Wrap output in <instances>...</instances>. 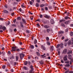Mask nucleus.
Listing matches in <instances>:
<instances>
[{"label": "nucleus", "mask_w": 73, "mask_h": 73, "mask_svg": "<svg viewBox=\"0 0 73 73\" xmlns=\"http://www.w3.org/2000/svg\"><path fill=\"white\" fill-rule=\"evenodd\" d=\"M14 32H16L17 31V29H14Z\"/></svg>", "instance_id": "obj_57"}, {"label": "nucleus", "mask_w": 73, "mask_h": 73, "mask_svg": "<svg viewBox=\"0 0 73 73\" xmlns=\"http://www.w3.org/2000/svg\"><path fill=\"white\" fill-rule=\"evenodd\" d=\"M68 31H69V29H67L66 30V32H68Z\"/></svg>", "instance_id": "obj_54"}, {"label": "nucleus", "mask_w": 73, "mask_h": 73, "mask_svg": "<svg viewBox=\"0 0 73 73\" xmlns=\"http://www.w3.org/2000/svg\"><path fill=\"white\" fill-rule=\"evenodd\" d=\"M44 6H45V5H44V4H42L40 5L41 7H44Z\"/></svg>", "instance_id": "obj_35"}, {"label": "nucleus", "mask_w": 73, "mask_h": 73, "mask_svg": "<svg viewBox=\"0 0 73 73\" xmlns=\"http://www.w3.org/2000/svg\"><path fill=\"white\" fill-rule=\"evenodd\" d=\"M64 45L65 46H67V44L66 42H65L64 43Z\"/></svg>", "instance_id": "obj_48"}, {"label": "nucleus", "mask_w": 73, "mask_h": 73, "mask_svg": "<svg viewBox=\"0 0 73 73\" xmlns=\"http://www.w3.org/2000/svg\"><path fill=\"white\" fill-rule=\"evenodd\" d=\"M36 21H39V22H40V21H40V19H38L36 20Z\"/></svg>", "instance_id": "obj_50"}, {"label": "nucleus", "mask_w": 73, "mask_h": 73, "mask_svg": "<svg viewBox=\"0 0 73 73\" xmlns=\"http://www.w3.org/2000/svg\"><path fill=\"white\" fill-rule=\"evenodd\" d=\"M70 26L71 27H73V24H72L70 25Z\"/></svg>", "instance_id": "obj_63"}, {"label": "nucleus", "mask_w": 73, "mask_h": 73, "mask_svg": "<svg viewBox=\"0 0 73 73\" xmlns=\"http://www.w3.org/2000/svg\"><path fill=\"white\" fill-rule=\"evenodd\" d=\"M36 1L37 3H40V0H36Z\"/></svg>", "instance_id": "obj_56"}, {"label": "nucleus", "mask_w": 73, "mask_h": 73, "mask_svg": "<svg viewBox=\"0 0 73 73\" xmlns=\"http://www.w3.org/2000/svg\"><path fill=\"white\" fill-rule=\"evenodd\" d=\"M53 46H51L50 48V51H52L53 50Z\"/></svg>", "instance_id": "obj_10"}, {"label": "nucleus", "mask_w": 73, "mask_h": 73, "mask_svg": "<svg viewBox=\"0 0 73 73\" xmlns=\"http://www.w3.org/2000/svg\"><path fill=\"white\" fill-rule=\"evenodd\" d=\"M73 32H71L70 33V36H73Z\"/></svg>", "instance_id": "obj_42"}, {"label": "nucleus", "mask_w": 73, "mask_h": 73, "mask_svg": "<svg viewBox=\"0 0 73 73\" xmlns=\"http://www.w3.org/2000/svg\"><path fill=\"white\" fill-rule=\"evenodd\" d=\"M68 44L69 45H72L73 44V38H71V41L69 40L68 42Z\"/></svg>", "instance_id": "obj_1"}, {"label": "nucleus", "mask_w": 73, "mask_h": 73, "mask_svg": "<svg viewBox=\"0 0 73 73\" xmlns=\"http://www.w3.org/2000/svg\"><path fill=\"white\" fill-rule=\"evenodd\" d=\"M2 29L3 31H5V30H6V29H7V28H6V27H5V26H4L3 27Z\"/></svg>", "instance_id": "obj_18"}, {"label": "nucleus", "mask_w": 73, "mask_h": 73, "mask_svg": "<svg viewBox=\"0 0 73 73\" xmlns=\"http://www.w3.org/2000/svg\"><path fill=\"white\" fill-rule=\"evenodd\" d=\"M70 62L68 60L66 61H65V63H66V64H68V63H69Z\"/></svg>", "instance_id": "obj_29"}, {"label": "nucleus", "mask_w": 73, "mask_h": 73, "mask_svg": "<svg viewBox=\"0 0 73 73\" xmlns=\"http://www.w3.org/2000/svg\"><path fill=\"white\" fill-rule=\"evenodd\" d=\"M35 59H38V57L37 56H36L35 57Z\"/></svg>", "instance_id": "obj_47"}, {"label": "nucleus", "mask_w": 73, "mask_h": 73, "mask_svg": "<svg viewBox=\"0 0 73 73\" xmlns=\"http://www.w3.org/2000/svg\"><path fill=\"white\" fill-rule=\"evenodd\" d=\"M27 64H28V62H27V61H26L25 62V65H27Z\"/></svg>", "instance_id": "obj_45"}, {"label": "nucleus", "mask_w": 73, "mask_h": 73, "mask_svg": "<svg viewBox=\"0 0 73 73\" xmlns=\"http://www.w3.org/2000/svg\"><path fill=\"white\" fill-rule=\"evenodd\" d=\"M69 73H73V71H70Z\"/></svg>", "instance_id": "obj_64"}, {"label": "nucleus", "mask_w": 73, "mask_h": 73, "mask_svg": "<svg viewBox=\"0 0 73 73\" xmlns=\"http://www.w3.org/2000/svg\"><path fill=\"white\" fill-rule=\"evenodd\" d=\"M36 7H38L40 6V5L38 3H36Z\"/></svg>", "instance_id": "obj_21"}, {"label": "nucleus", "mask_w": 73, "mask_h": 73, "mask_svg": "<svg viewBox=\"0 0 73 73\" xmlns=\"http://www.w3.org/2000/svg\"><path fill=\"white\" fill-rule=\"evenodd\" d=\"M5 65H4L3 66L2 68L3 69H5Z\"/></svg>", "instance_id": "obj_43"}, {"label": "nucleus", "mask_w": 73, "mask_h": 73, "mask_svg": "<svg viewBox=\"0 0 73 73\" xmlns=\"http://www.w3.org/2000/svg\"><path fill=\"white\" fill-rule=\"evenodd\" d=\"M68 58L69 59H72V55L70 54H69L68 56Z\"/></svg>", "instance_id": "obj_11"}, {"label": "nucleus", "mask_w": 73, "mask_h": 73, "mask_svg": "<svg viewBox=\"0 0 73 73\" xmlns=\"http://www.w3.org/2000/svg\"><path fill=\"white\" fill-rule=\"evenodd\" d=\"M36 25L37 26V27H40V24H36Z\"/></svg>", "instance_id": "obj_53"}, {"label": "nucleus", "mask_w": 73, "mask_h": 73, "mask_svg": "<svg viewBox=\"0 0 73 73\" xmlns=\"http://www.w3.org/2000/svg\"><path fill=\"white\" fill-rule=\"evenodd\" d=\"M39 17L40 18H42V17H43V16L42 15L40 14L39 15Z\"/></svg>", "instance_id": "obj_32"}, {"label": "nucleus", "mask_w": 73, "mask_h": 73, "mask_svg": "<svg viewBox=\"0 0 73 73\" xmlns=\"http://www.w3.org/2000/svg\"><path fill=\"white\" fill-rule=\"evenodd\" d=\"M67 57H68L67 55H65L64 56V58H67Z\"/></svg>", "instance_id": "obj_49"}, {"label": "nucleus", "mask_w": 73, "mask_h": 73, "mask_svg": "<svg viewBox=\"0 0 73 73\" xmlns=\"http://www.w3.org/2000/svg\"><path fill=\"white\" fill-rule=\"evenodd\" d=\"M12 49H16V47H12Z\"/></svg>", "instance_id": "obj_51"}, {"label": "nucleus", "mask_w": 73, "mask_h": 73, "mask_svg": "<svg viewBox=\"0 0 73 73\" xmlns=\"http://www.w3.org/2000/svg\"><path fill=\"white\" fill-rule=\"evenodd\" d=\"M15 58H16V60L17 61H18V60H19V56H16L15 57Z\"/></svg>", "instance_id": "obj_19"}, {"label": "nucleus", "mask_w": 73, "mask_h": 73, "mask_svg": "<svg viewBox=\"0 0 73 73\" xmlns=\"http://www.w3.org/2000/svg\"><path fill=\"white\" fill-rule=\"evenodd\" d=\"M69 72V70H68V71H66L65 72H64V73H68Z\"/></svg>", "instance_id": "obj_61"}, {"label": "nucleus", "mask_w": 73, "mask_h": 73, "mask_svg": "<svg viewBox=\"0 0 73 73\" xmlns=\"http://www.w3.org/2000/svg\"><path fill=\"white\" fill-rule=\"evenodd\" d=\"M63 60L64 61H67L68 60V58H64Z\"/></svg>", "instance_id": "obj_28"}, {"label": "nucleus", "mask_w": 73, "mask_h": 73, "mask_svg": "<svg viewBox=\"0 0 73 73\" xmlns=\"http://www.w3.org/2000/svg\"><path fill=\"white\" fill-rule=\"evenodd\" d=\"M46 31L47 33H49V32H50V31H52V29H46Z\"/></svg>", "instance_id": "obj_5"}, {"label": "nucleus", "mask_w": 73, "mask_h": 73, "mask_svg": "<svg viewBox=\"0 0 73 73\" xmlns=\"http://www.w3.org/2000/svg\"><path fill=\"white\" fill-rule=\"evenodd\" d=\"M30 47L31 49H33V48H34V47L33 46L31 45L30 46Z\"/></svg>", "instance_id": "obj_31"}, {"label": "nucleus", "mask_w": 73, "mask_h": 73, "mask_svg": "<svg viewBox=\"0 0 73 73\" xmlns=\"http://www.w3.org/2000/svg\"><path fill=\"white\" fill-rule=\"evenodd\" d=\"M44 17L45 18L49 19V18H50V16L48 15H44Z\"/></svg>", "instance_id": "obj_4"}, {"label": "nucleus", "mask_w": 73, "mask_h": 73, "mask_svg": "<svg viewBox=\"0 0 73 73\" xmlns=\"http://www.w3.org/2000/svg\"><path fill=\"white\" fill-rule=\"evenodd\" d=\"M64 21H65V20L64 19H62L60 21V23H63L64 22Z\"/></svg>", "instance_id": "obj_17"}, {"label": "nucleus", "mask_w": 73, "mask_h": 73, "mask_svg": "<svg viewBox=\"0 0 73 73\" xmlns=\"http://www.w3.org/2000/svg\"><path fill=\"white\" fill-rule=\"evenodd\" d=\"M4 13H8V11L7 10H4Z\"/></svg>", "instance_id": "obj_27"}, {"label": "nucleus", "mask_w": 73, "mask_h": 73, "mask_svg": "<svg viewBox=\"0 0 73 73\" xmlns=\"http://www.w3.org/2000/svg\"><path fill=\"white\" fill-rule=\"evenodd\" d=\"M40 63L41 64V65H42L43 64H44V63L43 62V61L42 60H41L40 62Z\"/></svg>", "instance_id": "obj_26"}, {"label": "nucleus", "mask_w": 73, "mask_h": 73, "mask_svg": "<svg viewBox=\"0 0 73 73\" xmlns=\"http://www.w3.org/2000/svg\"><path fill=\"white\" fill-rule=\"evenodd\" d=\"M61 62L62 63H64V60H61Z\"/></svg>", "instance_id": "obj_59"}, {"label": "nucleus", "mask_w": 73, "mask_h": 73, "mask_svg": "<svg viewBox=\"0 0 73 73\" xmlns=\"http://www.w3.org/2000/svg\"><path fill=\"white\" fill-rule=\"evenodd\" d=\"M44 27L45 28H46V29H48V28H49V26L45 25L44 26Z\"/></svg>", "instance_id": "obj_9"}, {"label": "nucleus", "mask_w": 73, "mask_h": 73, "mask_svg": "<svg viewBox=\"0 0 73 73\" xmlns=\"http://www.w3.org/2000/svg\"><path fill=\"white\" fill-rule=\"evenodd\" d=\"M26 33H29V32H30L29 31V30H26Z\"/></svg>", "instance_id": "obj_33"}, {"label": "nucleus", "mask_w": 73, "mask_h": 73, "mask_svg": "<svg viewBox=\"0 0 73 73\" xmlns=\"http://www.w3.org/2000/svg\"><path fill=\"white\" fill-rule=\"evenodd\" d=\"M47 44L48 45H50V43L48 41L47 42Z\"/></svg>", "instance_id": "obj_36"}, {"label": "nucleus", "mask_w": 73, "mask_h": 73, "mask_svg": "<svg viewBox=\"0 0 73 73\" xmlns=\"http://www.w3.org/2000/svg\"><path fill=\"white\" fill-rule=\"evenodd\" d=\"M45 10H46V11H48V7H45Z\"/></svg>", "instance_id": "obj_41"}, {"label": "nucleus", "mask_w": 73, "mask_h": 73, "mask_svg": "<svg viewBox=\"0 0 73 73\" xmlns=\"http://www.w3.org/2000/svg\"><path fill=\"white\" fill-rule=\"evenodd\" d=\"M64 18H65V20H67V19H71L70 18V17H68L67 16L65 17H64Z\"/></svg>", "instance_id": "obj_20"}, {"label": "nucleus", "mask_w": 73, "mask_h": 73, "mask_svg": "<svg viewBox=\"0 0 73 73\" xmlns=\"http://www.w3.org/2000/svg\"><path fill=\"white\" fill-rule=\"evenodd\" d=\"M59 47H60V44H58L56 46V48H59Z\"/></svg>", "instance_id": "obj_23"}, {"label": "nucleus", "mask_w": 73, "mask_h": 73, "mask_svg": "<svg viewBox=\"0 0 73 73\" xmlns=\"http://www.w3.org/2000/svg\"><path fill=\"white\" fill-rule=\"evenodd\" d=\"M47 58L49 60H50V56H48V57H47Z\"/></svg>", "instance_id": "obj_62"}, {"label": "nucleus", "mask_w": 73, "mask_h": 73, "mask_svg": "<svg viewBox=\"0 0 73 73\" xmlns=\"http://www.w3.org/2000/svg\"><path fill=\"white\" fill-rule=\"evenodd\" d=\"M17 19L18 20H20V19H21V17H18L17 18Z\"/></svg>", "instance_id": "obj_46"}, {"label": "nucleus", "mask_w": 73, "mask_h": 73, "mask_svg": "<svg viewBox=\"0 0 73 73\" xmlns=\"http://www.w3.org/2000/svg\"><path fill=\"white\" fill-rule=\"evenodd\" d=\"M69 23H70V21H68L65 22L64 23L65 24H69Z\"/></svg>", "instance_id": "obj_13"}, {"label": "nucleus", "mask_w": 73, "mask_h": 73, "mask_svg": "<svg viewBox=\"0 0 73 73\" xmlns=\"http://www.w3.org/2000/svg\"><path fill=\"white\" fill-rule=\"evenodd\" d=\"M12 26L13 27H16V25L14 24L12 25Z\"/></svg>", "instance_id": "obj_58"}, {"label": "nucleus", "mask_w": 73, "mask_h": 73, "mask_svg": "<svg viewBox=\"0 0 73 73\" xmlns=\"http://www.w3.org/2000/svg\"><path fill=\"white\" fill-rule=\"evenodd\" d=\"M30 68L31 69V70H30L29 71V73H31L32 72V71L33 70H34V68H33V66L32 65H31L30 66Z\"/></svg>", "instance_id": "obj_3"}, {"label": "nucleus", "mask_w": 73, "mask_h": 73, "mask_svg": "<svg viewBox=\"0 0 73 73\" xmlns=\"http://www.w3.org/2000/svg\"><path fill=\"white\" fill-rule=\"evenodd\" d=\"M61 26H62V27H65V25H64V23H62L61 24Z\"/></svg>", "instance_id": "obj_39"}, {"label": "nucleus", "mask_w": 73, "mask_h": 73, "mask_svg": "<svg viewBox=\"0 0 73 73\" xmlns=\"http://www.w3.org/2000/svg\"><path fill=\"white\" fill-rule=\"evenodd\" d=\"M58 55L59 56H60V51H58Z\"/></svg>", "instance_id": "obj_44"}, {"label": "nucleus", "mask_w": 73, "mask_h": 73, "mask_svg": "<svg viewBox=\"0 0 73 73\" xmlns=\"http://www.w3.org/2000/svg\"><path fill=\"white\" fill-rule=\"evenodd\" d=\"M36 54H37V56H40V53L38 52H36Z\"/></svg>", "instance_id": "obj_30"}, {"label": "nucleus", "mask_w": 73, "mask_h": 73, "mask_svg": "<svg viewBox=\"0 0 73 73\" xmlns=\"http://www.w3.org/2000/svg\"><path fill=\"white\" fill-rule=\"evenodd\" d=\"M23 68L25 70H27L28 69V68L25 66H24L23 67Z\"/></svg>", "instance_id": "obj_25"}, {"label": "nucleus", "mask_w": 73, "mask_h": 73, "mask_svg": "<svg viewBox=\"0 0 73 73\" xmlns=\"http://www.w3.org/2000/svg\"><path fill=\"white\" fill-rule=\"evenodd\" d=\"M49 56V54L48 53H47L46 54V56Z\"/></svg>", "instance_id": "obj_60"}, {"label": "nucleus", "mask_w": 73, "mask_h": 73, "mask_svg": "<svg viewBox=\"0 0 73 73\" xmlns=\"http://www.w3.org/2000/svg\"><path fill=\"white\" fill-rule=\"evenodd\" d=\"M64 32L63 31H60L59 32V34H62V33H64Z\"/></svg>", "instance_id": "obj_22"}, {"label": "nucleus", "mask_w": 73, "mask_h": 73, "mask_svg": "<svg viewBox=\"0 0 73 73\" xmlns=\"http://www.w3.org/2000/svg\"><path fill=\"white\" fill-rule=\"evenodd\" d=\"M50 23L52 24H54V20L53 19H52L50 20Z\"/></svg>", "instance_id": "obj_6"}, {"label": "nucleus", "mask_w": 73, "mask_h": 73, "mask_svg": "<svg viewBox=\"0 0 73 73\" xmlns=\"http://www.w3.org/2000/svg\"><path fill=\"white\" fill-rule=\"evenodd\" d=\"M65 67H69V66H70V65L69 64H66L65 65Z\"/></svg>", "instance_id": "obj_24"}, {"label": "nucleus", "mask_w": 73, "mask_h": 73, "mask_svg": "<svg viewBox=\"0 0 73 73\" xmlns=\"http://www.w3.org/2000/svg\"><path fill=\"white\" fill-rule=\"evenodd\" d=\"M29 3H30V4L31 5H33V3L31 1H30L29 2Z\"/></svg>", "instance_id": "obj_40"}, {"label": "nucleus", "mask_w": 73, "mask_h": 73, "mask_svg": "<svg viewBox=\"0 0 73 73\" xmlns=\"http://www.w3.org/2000/svg\"><path fill=\"white\" fill-rule=\"evenodd\" d=\"M67 52V50L66 49H64L63 51V53L65 54Z\"/></svg>", "instance_id": "obj_7"}, {"label": "nucleus", "mask_w": 73, "mask_h": 73, "mask_svg": "<svg viewBox=\"0 0 73 73\" xmlns=\"http://www.w3.org/2000/svg\"><path fill=\"white\" fill-rule=\"evenodd\" d=\"M22 21H23V23H24V24L26 23V21H25V20L23 18L22 19Z\"/></svg>", "instance_id": "obj_14"}, {"label": "nucleus", "mask_w": 73, "mask_h": 73, "mask_svg": "<svg viewBox=\"0 0 73 73\" xmlns=\"http://www.w3.org/2000/svg\"><path fill=\"white\" fill-rule=\"evenodd\" d=\"M41 48L42 49H43V50H44L46 49V48H45V47L43 45H42Z\"/></svg>", "instance_id": "obj_8"}, {"label": "nucleus", "mask_w": 73, "mask_h": 73, "mask_svg": "<svg viewBox=\"0 0 73 73\" xmlns=\"http://www.w3.org/2000/svg\"><path fill=\"white\" fill-rule=\"evenodd\" d=\"M60 48H63V46H64V44H63L62 43L60 44Z\"/></svg>", "instance_id": "obj_12"}, {"label": "nucleus", "mask_w": 73, "mask_h": 73, "mask_svg": "<svg viewBox=\"0 0 73 73\" xmlns=\"http://www.w3.org/2000/svg\"><path fill=\"white\" fill-rule=\"evenodd\" d=\"M21 28H23L24 27V25H23V23L21 22Z\"/></svg>", "instance_id": "obj_16"}, {"label": "nucleus", "mask_w": 73, "mask_h": 73, "mask_svg": "<svg viewBox=\"0 0 73 73\" xmlns=\"http://www.w3.org/2000/svg\"><path fill=\"white\" fill-rule=\"evenodd\" d=\"M72 51L69 50L68 52V54H72Z\"/></svg>", "instance_id": "obj_15"}, {"label": "nucleus", "mask_w": 73, "mask_h": 73, "mask_svg": "<svg viewBox=\"0 0 73 73\" xmlns=\"http://www.w3.org/2000/svg\"><path fill=\"white\" fill-rule=\"evenodd\" d=\"M19 55L20 56V59H23V57L25 56V55L23 53H21V54H20Z\"/></svg>", "instance_id": "obj_2"}, {"label": "nucleus", "mask_w": 73, "mask_h": 73, "mask_svg": "<svg viewBox=\"0 0 73 73\" xmlns=\"http://www.w3.org/2000/svg\"><path fill=\"white\" fill-rule=\"evenodd\" d=\"M3 26L2 25H0V29H3Z\"/></svg>", "instance_id": "obj_34"}, {"label": "nucleus", "mask_w": 73, "mask_h": 73, "mask_svg": "<svg viewBox=\"0 0 73 73\" xmlns=\"http://www.w3.org/2000/svg\"><path fill=\"white\" fill-rule=\"evenodd\" d=\"M46 41H48L49 40V37H47L46 38Z\"/></svg>", "instance_id": "obj_38"}, {"label": "nucleus", "mask_w": 73, "mask_h": 73, "mask_svg": "<svg viewBox=\"0 0 73 73\" xmlns=\"http://www.w3.org/2000/svg\"><path fill=\"white\" fill-rule=\"evenodd\" d=\"M69 40V39H67L66 40H65V42H66L67 41H68Z\"/></svg>", "instance_id": "obj_52"}, {"label": "nucleus", "mask_w": 73, "mask_h": 73, "mask_svg": "<svg viewBox=\"0 0 73 73\" xmlns=\"http://www.w3.org/2000/svg\"><path fill=\"white\" fill-rule=\"evenodd\" d=\"M15 50H16L13 49H12L11 50V52H13V51H15Z\"/></svg>", "instance_id": "obj_55"}, {"label": "nucleus", "mask_w": 73, "mask_h": 73, "mask_svg": "<svg viewBox=\"0 0 73 73\" xmlns=\"http://www.w3.org/2000/svg\"><path fill=\"white\" fill-rule=\"evenodd\" d=\"M37 43V40L35 39L34 41V44H36Z\"/></svg>", "instance_id": "obj_37"}]
</instances>
